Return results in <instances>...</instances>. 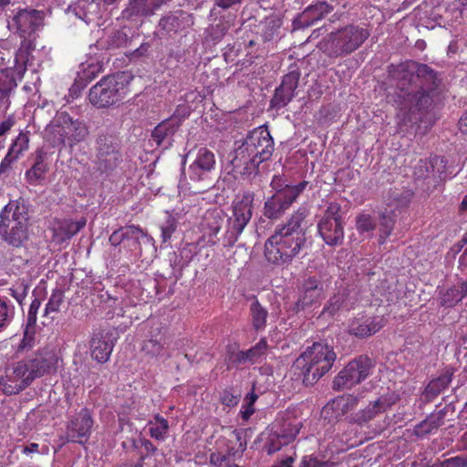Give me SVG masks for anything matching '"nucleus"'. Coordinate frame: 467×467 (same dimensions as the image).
<instances>
[{"label":"nucleus","instance_id":"1","mask_svg":"<svg viewBox=\"0 0 467 467\" xmlns=\"http://www.w3.org/2000/svg\"><path fill=\"white\" fill-rule=\"evenodd\" d=\"M389 74L396 80L400 110L409 120L416 119L415 114L429 109L432 104L431 92L441 84L439 74L426 64L408 60L390 65Z\"/></svg>","mask_w":467,"mask_h":467},{"label":"nucleus","instance_id":"2","mask_svg":"<svg viewBox=\"0 0 467 467\" xmlns=\"http://www.w3.org/2000/svg\"><path fill=\"white\" fill-rule=\"evenodd\" d=\"M306 210L299 208L285 223L275 227L265 243L264 253L268 263L285 267L299 255L306 244Z\"/></svg>","mask_w":467,"mask_h":467},{"label":"nucleus","instance_id":"3","mask_svg":"<svg viewBox=\"0 0 467 467\" xmlns=\"http://www.w3.org/2000/svg\"><path fill=\"white\" fill-rule=\"evenodd\" d=\"M58 358L48 348L39 349L22 360L12 362L0 377V387L6 395L18 394L46 374L57 371Z\"/></svg>","mask_w":467,"mask_h":467},{"label":"nucleus","instance_id":"4","mask_svg":"<svg viewBox=\"0 0 467 467\" xmlns=\"http://www.w3.org/2000/svg\"><path fill=\"white\" fill-rule=\"evenodd\" d=\"M274 149V140L268 129L258 127L250 131L235 149L231 163L236 172L243 175L256 174L259 165L271 159Z\"/></svg>","mask_w":467,"mask_h":467},{"label":"nucleus","instance_id":"5","mask_svg":"<svg viewBox=\"0 0 467 467\" xmlns=\"http://www.w3.org/2000/svg\"><path fill=\"white\" fill-rule=\"evenodd\" d=\"M336 359L333 347L315 342L294 361L291 371L305 386H313L332 368Z\"/></svg>","mask_w":467,"mask_h":467},{"label":"nucleus","instance_id":"6","mask_svg":"<svg viewBox=\"0 0 467 467\" xmlns=\"http://www.w3.org/2000/svg\"><path fill=\"white\" fill-rule=\"evenodd\" d=\"M89 135L86 122L73 119L67 112H57L54 120L45 130V137L53 147L68 146L84 141Z\"/></svg>","mask_w":467,"mask_h":467},{"label":"nucleus","instance_id":"7","mask_svg":"<svg viewBox=\"0 0 467 467\" xmlns=\"http://www.w3.org/2000/svg\"><path fill=\"white\" fill-rule=\"evenodd\" d=\"M130 77L117 72L103 77L88 92L89 102L97 109L118 106L129 93Z\"/></svg>","mask_w":467,"mask_h":467},{"label":"nucleus","instance_id":"8","mask_svg":"<svg viewBox=\"0 0 467 467\" xmlns=\"http://www.w3.org/2000/svg\"><path fill=\"white\" fill-rule=\"evenodd\" d=\"M369 36L363 27L348 25L330 33L320 43V49L329 57H345L357 50Z\"/></svg>","mask_w":467,"mask_h":467},{"label":"nucleus","instance_id":"9","mask_svg":"<svg viewBox=\"0 0 467 467\" xmlns=\"http://www.w3.org/2000/svg\"><path fill=\"white\" fill-rule=\"evenodd\" d=\"M254 194L244 192L233 202V214L227 219V230L224 240L226 245L233 246L238 240L253 215Z\"/></svg>","mask_w":467,"mask_h":467},{"label":"nucleus","instance_id":"10","mask_svg":"<svg viewBox=\"0 0 467 467\" xmlns=\"http://www.w3.org/2000/svg\"><path fill=\"white\" fill-rule=\"evenodd\" d=\"M373 367L371 359L368 356H359L350 361L334 379L333 389L341 390L350 389L365 380L370 374Z\"/></svg>","mask_w":467,"mask_h":467},{"label":"nucleus","instance_id":"11","mask_svg":"<svg viewBox=\"0 0 467 467\" xmlns=\"http://www.w3.org/2000/svg\"><path fill=\"white\" fill-rule=\"evenodd\" d=\"M340 211L339 203L329 202L317 224L320 236L328 245H337L343 241L344 228Z\"/></svg>","mask_w":467,"mask_h":467},{"label":"nucleus","instance_id":"12","mask_svg":"<svg viewBox=\"0 0 467 467\" xmlns=\"http://www.w3.org/2000/svg\"><path fill=\"white\" fill-rule=\"evenodd\" d=\"M446 164L445 158L441 156L420 160L414 167L415 182L422 187L425 186L427 190L436 188L445 178Z\"/></svg>","mask_w":467,"mask_h":467},{"label":"nucleus","instance_id":"13","mask_svg":"<svg viewBox=\"0 0 467 467\" xmlns=\"http://www.w3.org/2000/svg\"><path fill=\"white\" fill-rule=\"evenodd\" d=\"M97 166L101 172H109L117 168L121 160L119 143L110 134H99L97 139Z\"/></svg>","mask_w":467,"mask_h":467},{"label":"nucleus","instance_id":"14","mask_svg":"<svg viewBox=\"0 0 467 467\" xmlns=\"http://www.w3.org/2000/svg\"><path fill=\"white\" fill-rule=\"evenodd\" d=\"M194 23L193 16L183 10L170 12L163 16L158 24L156 34L160 38L172 37L189 28Z\"/></svg>","mask_w":467,"mask_h":467},{"label":"nucleus","instance_id":"15","mask_svg":"<svg viewBox=\"0 0 467 467\" xmlns=\"http://www.w3.org/2000/svg\"><path fill=\"white\" fill-rule=\"evenodd\" d=\"M325 296V284L321 278L317 275L306 277L300 287V295L296 303V310H305L319 304Z\"/></svg>","mask_w":467,"mask_h":467},{"label":"nucleus","instance_id":"16","mask_svg":"<svg viewBox=\"0 0 467 467\" xmlns=\"http://www.w3.org/2000/svg\"><path fill=\"white\" fill-rule=\"evenodd\" d=\"M189 116V112L184 108L177 109L175 112L168 119L159 123L151 132V138L158 146L168 142L171 146L172 137L182 126L183 120Z\"/></svg>","mask_w":467,"mask_h":467},{"label":"nucleus","instance_id":"17","mask_svg":"<svg viewBox=\"0 0 467 467\" xmlns=\"http://www.w3.org/2000/svg\"><path fill=\"white\" fill-rule=\"evenodd\" d=\"M396 401L397 398L392 395H382L376 400L370 401L366 408L353 414L350 422L361 427L366 426L379 414L390 409Z\"/></svg>","mask_w":467,"mask_h":467},{"label":"nucleus","instance_id":"18","mask_svg":"<svg viewBox=\"0 0 467 467\" xmlns=\"http://www.w3.org/2000/svg\"><path fill=\"white\" fill-rule=\"evenodd\" d=\"M43 15L40 11L32 9H23L18 11L9 22L8 26L20 35L23 38H27L42 25Z\"/></svg>","mask_w":467,"mask_h":467},{"label":"nucleus","instance_id":"19","mask_svg":"<svg viewBox=\"0 0 467 467\" xmlns=\"http://www.w3.org/2000/svg\"><path fill=\"white\" fill-rule=\"evenodd\" d=\"M93 420L88 409H82L68 423L67 437L70 441L84 444L91 432Z\"/></svg>","mask_w":467,"mask_h":467},{"label":"nucleus","instance_id":"20","mask_svg":"<svg viewBox=\"0 0 467 467\" xmlns=\"http://www.w3.org/2000/svg\"><path fill=\"white\" fill-rule=\"evenodd\" d=\"M386 324L380 316H359L353 318L348 325V332L357 337L364 338L379 331Z\"/></svg>","mask_w":467,"mask_h":467},{"label":"nucleus","instance_id":"21","mask_svg":"<svg viewBox=\"0 0 467 467\" xmlns=\"http://www.w3.org/2000/svg\"><path fill=\"white\" fill-rule=\"evenodd\" d=\"M30 132L21 130L13 140L8 151L0 162V176L8 171L12 165L29 149Z\"/></svg>","mask_w":467,"mask_h":467},{"label":"nucleus","instance_id":"22","mask_svg":"<svg viewBox=\"0 0 467 467\" xmlns=\"http://www.w3.org/2000/svg\"><path fill=\"white\" fill-rule=\"evenodd\" d=\"M358 404V399L355 396H338L323 407L322 415L329 421H337Z\"/></svg>","mask_w":467,"mask_h":467},{"label":"nucleus","instance_id":"23","mask_svg":"<svg viewBox=\"0 0 467 467\" xmlns=\"http://www.w3.org/2000/svg\"><path fill=\"white\" fill-rule=\"evenodd\" d=\"M114 348L112 335L103 330L93 333L90 340V351L92 358L99 363H106Z\"/></svg>","mask_w":467,"mask_h":467},{"label":"nucleus","instance_id":"24","mask_svg":"<svg viewBox=\"0 0 467 467\" xmlns=\"http://www.w3.org/2000/svg\"><path fill=\"white\" fill-rule=\"evenodd\" d=\"M215 163L213 152L207 148H201L195 161L190 166L191 179L196 182L205 180L208 173L214 169Z\"/></svg>","mask_w":467,"mask_h":467},{"label":"nucleus","instance_id":"25","mask_svg":"<svg viewBox=\"0 0 467 467\" xmlns=\"http://www.w3.org/2000/svg\"><path fill=\"white\" fill-rule=\"evenodd\" d=\"M295 192L288 193V196L284 193H275L268 198L264 205V215L270 220H277L284 215L285 211L296 200Z\"/></svg>","mask_w":467,"mask_h":467},{"label":"nucleus","instance_id":"26","mask_svg":"<svg viewBox=\"0 0 467 467\" xmlns=\"http://www.w3.org/2000/svg\"><path fill=\"white\" fill-rule=\"evenodd\" d=\"M0 236L7 244L16 248L22 247L29 239L28 223H0Z\"/></svg>","mask_w":467,"mask_h":467},{"label":"nucleus","instance_id":"27","mask_svg":"<svg viewBox=\"0 0 467 467\" xmlns=\"http://www.w3.org/2000/svg\"><path fill=\"white\" fill-rule=\"evenodd\" d=\"M28 208L22 199L10 201L0 213V223H28Z\"/></svg>","mask_w":467,"mask_h":467},{"label":"nucleus","instance_id":"28","mask_svg":"<svg viewBox=\"0 0 467 467\" xmlns=\"http://www.w3.org/2000/svg\"><path fill=\"white\" fill-rule=\"evenodd\" d=\"M450 407L446 406L443 409L430 414L425 420H421L414 427L413 434L419 438H423L438 431V429L444 424V420Z\"/></svg>","mask_w":467,"mask_h":467},{"label":"nucleus","instance_id":"29","mask_svg":"<svg viewBox=\"0 0 467 467\" xmlns=\"http://www.w3.org/2000/svg\"><path fill=\"white\" fill-rule=\"evenodd\" d=\"M17 87L15 72L11 68L0 70V109L6 110Z\"/></svg>","mask_w":467,"mask_h":467},{"label":"nucleus","instance_id":"30","mask_svg":"<svg viewBox=\"0 0 467 467\" xmlns=\"http://www.w3.org/2000/svg\"><path fill=\"white\" fill-rule=\"evenodd\" d=\"M165 344L166 339L162 333V328L158 325L151 327L149 332V337L143 341L141 350L150 357L162 356Z\"/></svg>","mask_w":467,"mask_h":467},{"label":"nucleus","instance_id":"31","mask_svg":"<svg viewBox=\"0 0 467 467\" xmlns=\"http://www.w3.org/2000/svg\"><path fill=\"white\" fill-rule=\"evenodd\" d=\"M87 219L82 217L78 221L62 220L54 229V238L57 243L70 240L81 229L86 226Z\"/></svg>","mask_w":467,"mask_h":467},{"label":"nucleus","instance_id":"32","mask_svg":"<svg viewBox=\"0 0 467 467\" xmlns=\"http://www.w3.org/2000/svg\"><path fill=\"white\" fill-rule=\"evenodd\" d=\"M156 7L153 0H129L127 7L123 10V17L132 20L140 16H150L154 14Z\"/></svg>","mask_w":467,"mask_h":467},{"label":"nucleus","instance_id":"33","mask_svg":"<svg viewBox=\"0 0 467 467\" xmlns=\"http://www.w3.org/2000/svg\"><path fill=\"white\" fill-rule=\"evenodd\" d=\"M453 371L451 368H446L439 377L429 382L424 390V396L427 400H431L441 393L451 381Z\"/></svg>","mask_w":467,"mask_h":467},{"label":"nucleus","instance_id":"34","mask_svg":"<svg viewBox=\"0 0 467 467\" xmlns=\"http://www.w3.org/2000/svg\"><path fill=\"white\" fill-rule=\"evenodd\" d=\"M282 19L278 15L273 14L261 23V36L264 42H270L280 37Z\"/></svg>","mask_w":467,"mask_h":467},{"label":"nucleus","instance_id":"35","mask_svg":"<svg viewBox=\"0 0 467 467\" xmlns=\"http://www.w3.org/2000/svg\"><path fill=\"white\" fill-rule=\"evenodd\" d=\"M148 239V234L140 226L130 224L124 226V247L130 251L140 249V240Z\"/></svg>","mask_w":467,"mask_h":467},{"label":"nucleus","instance_id":"36","mask_svg":"<svg viewBox=\"0 0 467 467\" xmlns=\"http://www.w3.org/2000/svg\"><path fill=\"white\" fill-rule=\"evenodd\" d=\"M307 182L304 181L296 185H289L287 181L281 175H275L271 181V187L275 191V193H284L288 196L289 192H295V198H297L299 194L306 189Z\"/></svg>","mask_w":467,"mask_h":467},{"label":"nucleus","instance_id":"37","mask_svg":"<svg viewBox=\"0 0 467 467\" xmlns=\"http://www.w3.org/2000/svg\"><path fill=\"white\" fill-rule=\"evenodd\" d=\"M301 73L300 71L296 68L290 70L286 75L283 77L282 82L279 86L281 89H286V98L283 97L282 99L279 98L278 99H281L282 103L285 100H292L295 97V91L296 88L298 87L299 79H300Z\"/></svg>","mask_w":467,"mask_h":467},{"label":"nucleus","instance_id":"38","mask_svg":"<svg viewBox=\"0 0 467 467\" xmlns=\"http://www.w3.org/2000/svg\"><path fill=\"white\" fill-rule=\"evenodd\" d=\"M252 326L256 331L265 328L268 311L257 300L250 306Z\"/></svg>","mask_w":467,"mask_h":467},{"label":"nucleus","instance_id":"39","mask_svg":"<svg viewBox=\"0 0 467 467\" xmlns=\"http://www.w3.org/2000/svg\"><path fill=\"white\" fill-rule=\"evenodd\" d=\"M396 223L395 215L393 212H383L379 215V243L383 244L388 237L392 234Z\"/></svg>","mask_w":467,"mask_h":467},{"label":"nucleus","instance_id":"40","mask_svg":"<svg viewBox=\"0 0 467 467\" xmlns=\"http://www.w3.org/2000/svg\"><path fill=\"white\" fill-rule=\"evenodd\" d=\"M204 226L209 229L210 235H216L224 222L223 213L222 210L213 209L206 212L204 218Z\"/></svg>","mask_w":467,"mask_h":467},{"label":"nucleus","instance_id":"41","mask_svg":"<svg viewBox=\"0 0 467 467\" xmlns=\"http://www.w3.org/2000/svg\"><path fill=\"white\" fill-rule=\"evenodd\" d=\"M348 294L345 289L338 291L327 301L325 306L322 315H327L329 317L334 316L341 308L347 306Z\"/></svg>","mask_w":467,"mask_h":467},{"label":"nucleus","instance_id":"42","mask_svg":"<svg viewBox=\"0 0 467 467\" xmlns=\"http://www.w3.org/2000/svg\"><path fill=\"white\" fill-rule=\"evenodd\" d=\"M298 431V429H291L289 431L285 429L282 431L281 433L277 434L276 440H271V442L268 446V454H272L279 451L281 446L292 442L296 439Z\"/></svg>","mask_w":467,"mask_h":467},{"label":"nucleus","instance_id":"43","mask_svg":"<svg viewBox=\"0 0 467 467\" xmlns=\"http://www.w3.org/2000/svg\"><path fill=\"white\" fill-rule=\"evenodd\" d=\"M34 49L33 42L24 38L15 56V66L18 70L24 69L28 62L30 52Z\"/></svg>","mask_w":467,"mask_h":467},{"label":"nucleus","instance_id":"44","mask_svg":"<svg viewBox=\"0 0 467 467\" xmlns=\"http://www.w3.org/2000/svg\"><path fill=\"white\" fill-rule=\"evenodd\" d=\"M15 316V306L6 297L0 298V332L5 329Z\"/></svg>","mask_w":467,"mask_h":467},{"label":"nucleus","instance_id":"45","mask_svg":"<svg viewBox=\"0 0 467 467\" xmlns=\"http://www.w3.org/2000/svg\"><path fill=\"white\" fill-rule=\"evenodd\" d=\"M333 7L326 1H318L314 5H309L304 12L306 16L312 18V20H319L325 15L330 13Z\"/></svg>","mask_w":467,"mask_h":467},{"label":"nucleus","instance_id":"46","mask_svg":"<svg viewBox=\"0 0 467 467\" xmlns=\"http://www.w3.org/2000/svg\"><path fill=\"white\" fill-rule=\"evenodd\" d=\"M376 221L368 213H362L356 217V228L357 231L361 234H372L373 231L376 228Z\"/></svg>","mask_w":467,"mask_h":467},{"label":"nucleus","instance_id":"47","mask_svg":"<svg viewBox=\"0 0 467 467\" xmlns=\"http://www.w3.org/2000/svg\"><path fill=\"white\" fill-rule=\"evenodd\" d=\"M169 429L168 420L157 415L155 417V423L150 427V434L152 438L162 441L165 439Z\"/></svg>","mask_w":467,"mask_h":467},{"label":"nucleus","instance_id":"48","mask_svg":"<svg viewBox=\"0 0 467 467\" xmlns=\"http://www.w3.org/2000/svg\"><path fill=\"white\" fill-rule=\"evenodd\" d=\"M64 301V293L60 289L53 290L47 304L45 307V316H49L52 313H57L59 311L60 306Z\"/></svg>","mask_w":467,"mask_h":467},{"label":"nucleus","instance_id":"49","mask_svg":"<svg viewBox=\"0 0 467 467\" xmlns=\"http://www.w3.org/2000/svg\"><path fill=\"white\" fill-rule=\"evenodd\" d=\"M267 348V342L265 339H261L250 349L244 351L248 363L254 364L259 361L261 357L265 355Z\"/></svg>","mask_w":467,"mask_h":467},{"label":"nucleus","instance_id":"50","mask_svg":"<svg viewBox=\"0 0 467 467\" xmlns=\"http://www.w3.org/2000/svg\"><path fill=\"white\" fill-rule=\"evenodd\" d=\"M47 165L33 164L31 169L26 172V179L28 183L35 185L43 180L47 171Z\"/></svg>","mask_w":467,"mask_h":467},{"label":"nucleus","instance_id":"51","mask_svg":"<svg viewBox=\"0 0 467 467\" xmlns=\"http://www.w3.org/2000/svg\"><path fill=\"white\" fill-rule=\"evenodd\" d=\"M225 362L227 365V369H231L233 368H239L240 366H244L248 364V360L246 358V355L244 351H228L227 357L225 358Z\"/></svg>","mask_w":467,"mask_h":467},{"label":"nucleus","instance_id":"52","mask_svg":"<svg viewBox=\"0 0 467 467\" xmlns=\"http://www.w3.org/2000/svg\"><path fill=\"white\" fill-rule=\"evenodd\" d=\"M463 298L459 288H450L448 289L441 297V304L446 307H451L455 306L457 303L462 301Z\"/></svg>","mask_w":467,"mask_h":467},{"label":"nucleus","instance_id":"53","mask_svg":"<svg viewBox=\"0 0 467 467\" xmlns=\"http://www.w3.org/2000/svg\"><path fill=\"white\" fill-rule=\"evenodd\" d=\"M35 331L36 325H29L28 321H26L24 337L20 343L21 348H30L33 347L35 341Z\"/></svg>","mask_w":467,"mask_h":467},{"label":"nucleus","instance_id":"54","mask_svg":"<svg viewBox=\"0 0 467 467\" xmlns=\"http://www.w3.org/2000/svg\"><path fill=\"white\" fill-rule=\"evenodd\" d=\"M235 443H238V448L234 449V447H229L226 455V459L230 462L231 459H235L236 457H241L243 452L246 449V444L243 443L241 441V435L239 433L234 434Z\"/></svg>","mask_w":467,"mask_h":467},{"label":"nucleus","instance_id":"55","mask_svg":"<svg viewBox=\"0 0 467 467\" xmlns=\"http://www.w3.org/2000/svg\"><path fill=\"white\" fill-rule=\"evenodd\" d=\"M229 25L227 23H219L211 28L210 38L214 41H220L228 32Z\"/></svg>","mask_w":467,"mask_h":467},{"label":"nucleus","instance_id":"56","mask_svg":"<svg viewBox=\"0 0 467 467\" xmlns=\"http://www.w3.org/2000/svg\"><path fill=\"white\" fill-rule=\"evenodd\" d=\"M240 394H235L232 389H224L221 393V401L228 407H234L239 402Z\"/></svg>","mask_w":467,"mask_h":467},{"label":"nucleus","instance_id":"57","mask_svg":"<svg viewBox=\"0 0 467 467\" xmlns=\"http://www.w3.org/2000/svg\"><path fill=\"white\" fill-rule=\"evenodd\" d=\"M331 464L328 462L318 460L316 456L306 455L304 456L299 467H329Z\"/></svg>","mask_w":467,"mask_h":467},{"label":"nucleus","instance_id":"58","mask_svg":"<svg viewBox=\"0 0 467 467\" xmlns=\"http://www.w3.org/2000/svg\"><path fill=\"white\" fill-rule=\"evenodd\" d=\"M129 37L123 31H116L110 37V45L114 47H120L127 45Z\"/></svg>","mask_w":467,"mask_h":467},{"label":"nucleus","instance_id":"59","mask_svg":"<svg viewBox=\"0 0 467 467\" xmlns=\"http://www.w3.org/2000/svg\"><path fill=\"white\" fill-rule=\"evenodd\" d=\"M40 306H41V300L39 298H35L31 302L29 310H28L27 319H26V321H28L29 325H36V316H37V312H38Z\"/></svg>","mask_w":467,"mask_h":467},{"label":"nucleus","instance_id":"60","mask_svg":"<svg viewBox=\"0 0 467 467\" xmlns=\"http://www.w3.org/2000/svg\"><path fill=\"white\" fill-rule=\"evenodd\" d=\"M16 124V119L14 116L9 115L7 118L0 122V138L5 136ZM4 147L2 141H0V149Z\"/></svg>","mask_w":467,"mask_h":467},{"label":"nucleus","instance_id":"61","mask_svg":"<svg viewBox=\"0 0 467 467\" xmlns=\"http://www.w3.org/2000/svg\"><path fill=\"white\" fill-rule=\"evenodd\" d=\"M286 89H281V88H276L275 95L273 99H271V106L274 108H283L286 106L291 100H285L282 103L281 99H278L279 98L285 97L286 98Z\"/></svg>","mask_w":467,"mask_h":467},{"label":"nucleus","instance_id":"62","mask_svg":"<svg viewBox=\"0 0 467 467\" xmlns=\"http://www.w3.org/2000/svg\"><path fill=\"white\" fill-rule=\"evenodd\" d=\"M444 467H467V456H456L446 460Z\"/></svg>","mask_w":467,"mask_h":467},{"label":"nucleus","instance_id":"63","mask_svg":"<svg viewBox=\"0 0 467 467\" xmlns=\"http://www.w3.org/2000/svg\"><path fill=\"white\" fill-rule=\"evenodd\" d=\"M109 243L113 246H119L124 242V226L114 231L109 239Z\"/></svg>","mask_w":467,"mask_h":467},{"label":"nucleus","instance_id":"64","mask_svg":"<svg viewBox=\"0 0 467 467\" xmlns=\"http://www.w3.org/2000/svg\"><path fill=\"white\" fill-rule=\"evenodd\" d=\"M175 229L176 225L173 220L167 221L166 225L161 226V234L164 242L171 238Z\"/></svg>","mask_w":467,"mask_h":467}]
</instances>
